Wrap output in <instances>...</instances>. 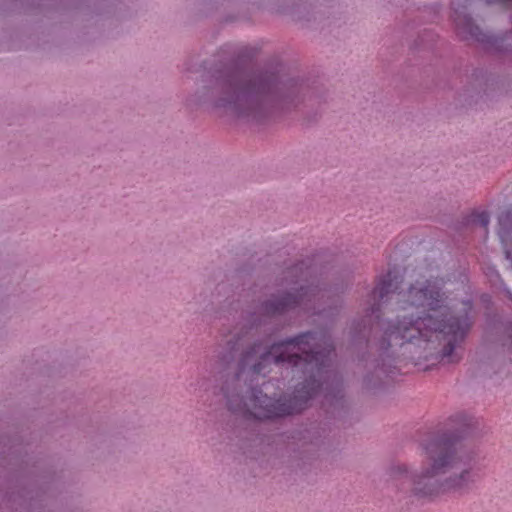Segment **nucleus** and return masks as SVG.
<instances>
[{
    "instance_id": "obj_1",
    "label": "nucleus",
    "mask_w": 512,
    "mask_h": 512,
    "mask_svg": "<svg viewBox=\"0 0 512 512\" xmlns=\"http://www.w3.org/2000/svg\"><path fill=\"white\" fill-rule=\"evenodd\" d=\"M401 283L402 279L389 271L371 294V316L387 300L395 299L399 306L397 323L385 331L388 345H412L414 350L410 352L417 354L418 361H458L453 351L470 329L471 302H462V313L454 316L452 310L456 304L443 291V279L417 280L407 291L399 290Z\"/></svg>"
},
{
    "instance_id": "obj_2",
    "label": "nucleus",
    "mask_w": 512,
    "mask_h": 512,
    "mask_svg": "<svg viewBox=\"0 0 512 512\" xmlns=\"http://www.w3.org/2000/svg\"><path fill=\"white\" fill-rule=\"evenodd\" d=\"M333 356L331 340L325 334L317 332H308L270 347L262 342L254 344L242 355L240 373H245L248 368L251 376L265 375L270 372L267 368L271 365L288 364L304 375H309V378L293 398L274 399L267 393L263 394L262 390H252L241 405L229 399V409L259 420L301 412L322 388Z\"/></svg>"
},
{
    "instance_id": "obj_3",
    "label": "nucleus",
    "mask_w": 512,
    "mask_h": 512,
    "mask_svg": "<svg viewBox=\"0 0 512 512\" xmlns=\"http://www.w3.org/2000/svg\"><path fill=\"white\" fill-rule=\"evenodd\" d=\"M423 454L431 462L419 474H411L406 465L391 468L396 486L417 499L433 500L447 493H463L479 478L473 458L463 451L457 438L432 436L422 443Z\"/></svg>"
},
{
    "instance_id": "obj_4",
    "label": "nucleus",
    "mask_w": 512,
    "mask_h": 512,
    "mask_svg": "<svg viewBox=\"0 0 512 512\" xmlns=\"http://www.w3.org/2000/svg\"><path fill=\"white\" fill-rule=\"evenodd\" d=\"M295 269L301 271V276H304V272L302 271V267H296ZM309 270V267L306 268ZM310 275L309 271L305 272V285L301 284L297 294L288 293L281 297H275L265 304V311L268 314H277L282 313L286 309L295 307L297 305H305L309 302L315 301L320 298L321 290L318 285H314V281H310L307 276Z\"/></svg>"
},
{
    "instance_id": "obj_5",
    "label": "nucleus",
    "mask_w": 512,
    "mask_h": 512,
    "mask_svg": "<svg viewBox=\"0 0 512 512\" xmlns=\"http://www.w3.org/2000/svg\"><path fill=\"white\" fill-rule=\"evenodd\" d=\"M272 90V83L260 78L249 83H240L232 86V97L230 103H237L242 98H248L253 94H268Z\"/></svg>"
},
{
    "instance_id": "obj_6",
    "label": "nucleus",
    "mask_w": 512,
    "mask_h": 512,
    "mask_svg": "<svg viewBox=\"0 0 512 512\" xmlns=\"http://www.w3.org/2000/svg\"><path fill=\"white\" fill-rule=\"evenodd\" d=\"M455 25L458 34L465 39H474L478 42L486 41V34H484L480 28L474 24L472 18L466 15L457 14L455 19Z\"/></svg>"
},
{
    "instance_id": "obj_7",
    "label": "nucleus",
    "mask_w": 512,
    "mask_h": 512,
    "mask_svg": "<svg viewBox=\"0 0 512 512\" xmlns=\"http://www.w3.org/2000/svg\"><path fill=\"white\" fill-rule=\"evenodd\" d=\"M472 221L480 224L485 230H487L489 224V214L486 211L479 212L474 215Z\"/></svg>"
},
{
    "instance_id": "obj_8",
    "label": "nucleus",
    "mask_w": 512,
    "mask_h": 512,
    "mask_svg": "<svg viewBox=\"0 0 512 512\" xmlns=\"http://www.w3.org/2000/svg\"><path fill=\"white\" fill-rule=\"evenodd\" d=\"M229 344L231 345L230 347V350L232 352H236L240 349V347L243 346L244 344V339L243 338H238L234 343H232L231 341H229Z\"/></svg>"
},
{
    "instance_id": "obj_9",
    "label": "nucleus",
    "mask_w": 512,
    "mask_h": 512,
    "mask_svg": "<svg viewBox=\"0 0 512 512\" xmlns=\"http://www.w3.org/2000/svg\"><path fill=\"white\" fill-rule=\"evenodd\" d=\"M497 2L505 8H508L512 5V0H497Z\"/></svg>"
},
{
    "instance_id": "obj_10",
    "label": "nucleus",
    "mask_w": 512,
    "mask_h": 512,
    "mask_svg": "<svg viewBox=\"0 0 512 512\" xmlns=\"http://www.w3.org/2000/svg\"><path fill=\"white\" fill-rule=\"evenodd\" d=\"M506 257L512 261V251H506Z\"/></svg>"
},
{
    "instance_id": "obj_11",
    "label": "nucleus",
    "mask_w": 512,
    "mask_h": 512,
    "mask_svg": "<svg viewBox=\"0 0 512 512\" xmlns=\"http://www.w3.org/2000/svg\"><path fill=\"white\" fill-rule=\"evenodd\" d=\"M508 217H509L508 215H506L505 217H504V216H501V217H500V219H499L500 225H502L503 221H504L505 219H508Z\"/></svg>"
},
{
    "instance_id": "obj_12",
    "label": "nucleus",
    "mask_w": 512,
    "mask_h": 512,
    "mask_svg": "<svg viewBox=\"0 0 512 512\" xmlns=\"http://www.w3.org/2000/svg\"><path fill=\"white\" fill-rule=\"evenodd\" d=\"M269 387H270V383H263V388L265 389V391H268Z\"/></svg>"
},
{
    "instance_id": "obj_13",
    "label": "nucleus",
    "mask_w": 512,
    "mask_h": 512,
    "mask_svg": "<svg viewBox=\"0 0 512 512\" xmlns=\"http://www.w3.org/2000/svg\"><path fill=\"white\" fill-rule=\"evenodd\" d=\"M499 234H500V238L502 239V241H504V235H503L502 231H500Z\"/></svg>"
}]
</instances>
